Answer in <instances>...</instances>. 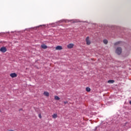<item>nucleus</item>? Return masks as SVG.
I'll use <instances>...</instances> for the list:
<instances>
[{
  "mask_svg": "<svg viewBox=\"0 0 131 131\" xmlns=\"http://www.w3.org/2000/svg\"><path fill=\"white\" fill-rule=\"evenodd\" d=\"M10 76L12 78H14V77H17V74H16L15 73H11L10 74Z\"/></svg>",
  "mask_w": 131,
  "mask_h": 131,
  "instance_id": "obj_4",
  "label": "nucleus"
},
{
  "mask_svg": "<svg viewBox=\"0 0 131 131\" xmlns=\"http://www.w3.org/2000/svg\"><path fill=\"white\" fill-rule=\"evenodd\" d=\"M103 43L104 45H107L108 43V40L107 39L103 40Z\"/></svg>",
  "mask_w": 131,
  "mask_h": 131,
  "instance_id": "obj_12",
  "label": "nucleus"
},
{
  "mask_svg": "<svg viewBox=\"0 0 131 131\" xmlns=\"http://www.w3.org/2000/svg\"><path fill=\"white\" fill-rule=\"evenodd\" d=\"M85 41L87 46H90V45H91V40H90V37L89 36L86 37L85 39Z\"/></svg>",
  "mask_w": 131,
  "mask_h": 131,
  "instance_id": "obj_2",
  "label": "nucleus"
},
{
  "mask_svg": "<svg viewBox=\"0 0 131 131\" xmlns=\"http://www.w3.org/2000/svg\"><path fill=\"white\" fill-rule=\"evenodd\" d=\"M38 117L41 119V114H38Z\"/></svg>",
  "mask_w": 131,
  "mask_h": 131,
  "instance_id": "obj_15",
  "label": "nucleus"
},
{
  "mask_svg": "<svg viewBox=\"0 0 131 131\" xmlns=\"http://www.w3.org/2000/svg\"><path fill=\"white\" fill-rule=\"evenodd\" d=\"M56 50H63V48H62L61 46H58L56 47Z\"/></svg>",
  "mask_w": 131,
  "mask_h": 131,
  "instance_id": "obj_6",
  "label": "nucleus"
},
{
  "mask_svg": "<svg viewBox=\"0 0 131 131\" xmlns=\"http://www.w3.org/2000/svg\"><path fill=\"white\" fill-rule=\"evenodd\" d=\"M86 92H91V88L89 87L86 88Z\"/></svg>",
  "mask_w": 131,
  "mask_h": 131,
  "instance_id": "obj_13",
  "label": "nucleus"
},
{
  "mask_svg": "<svg viewBox=\"0 0 131 131\" xmlns=\"http://www.w3.org/2000/svg\"><path fill=\"white\" fill-rule=\"evenodd\" d=\"M0 51H1V52H2L3 53H6V52H7V48H6V47H2L0 49Z\"/></svg>",
  "mask_w": 131,
  "mask_h": 131,
  "instance_id": "obj_3",
  "label": "nucleus"
},
{
  "mask_svg": "<svg viewBox=\"0 0 131 131\" xmlns=\"http://www.w3.org/2000/svg\"><path fill=\"white\" fill-rule=\"evenodd\" d=\"M116 53L118 55H120V54H121V53H122V49H121V48L119 47V48H117V49L116 50Z\"/></svg>",
  "mask_w": 131,
  "mask_h": 131,
  "instance_id": "obj_1",
  "label": "nucleus"
},
{
  "mask_svg": "<svg viewBox=\"0 0 131 131\" xmlns=\"http://www.w3.org/2000/svg\"><path fill=\"white\" fill-rule=\"evenodd\" d=\"M52 117L53 118H57V117H58V115H57V114H54L53 115H52Z\"/></svg>",
  "mask_w": 131,
  "mask_h": 131,
  "instance_id": "obj_9",
  "label": "nucleus"
},
{
  "mask_svg": "<svg viewBox=\"0 0 131 131\" xmlns=\"http://www.w3.org/2000/svg\"><path fill=\"white\" fill-rule=\"evenodd\" d=\"M41 47L42 48V49H48V46L45 44L41 45Z\"/></svg>",
  "mask_w": 131,
  "mask_h": 131,
  "instance_id": "obj_8",
  "label": "nucleus"
},
{
  "mask_svg": "<svg viewBox=\"0 0 131 131\" xmlns=\"http://www.w3.org/2000/svg\"><path fill=\"white\" fill-rule=\"evenodd\" d=\"M108 83H114V80H109L107 81Z\"/></svg>",
  "mask_w": 131,
  "mask_h": 131,
  "instance_id": "obj_10",
  "label": "nucleus"
},
{
  "mask_svg": "<svg viewBox=\"0 0 131 131\" xmlns=\"http://www.w3.org/2000/svg\"><path fill=\"white\" fill-rule=\"evenodd\" d=\"M120 43V41H118L115 43V46H117V45H119Z\"/></svg>",
  "mask_w": 131,
  "mask_h": 131,
  "instance_id": "obj_14",
  "label": "nucleus"
},
{
  "mask_svg": "<svg viewBox=\"0 0 131 131\" xmlns=\"http://www.w3.org/2000/svg\"><path fill=\"white\" fill-rule=\"evenodd\" d=\"M126 123H127L126 122L125 124H125H126Z\"/></svg>",
  "mask_w": 131,
  "mask_h": 131,
  "instance_id": "obj_17",
  "label": "nucleus"
},
{
  "mask_svg": "<svg viewBox=\"0 0 131 131\" xmlns=\"http://www.w3.org/2000/svg\"><path fill=\"white\" fill-rule=\"evenodd\" d=\"M54 99H55V100H57L59 101V100H60V97H59L57 96H55L54 97Z\"/></svg>",
  "mask_w": 131,
  "mask_h": 131,
  "instance_id": "obj_11",
  "label": "nucleus"
},
{
  "mask_svg": "<svg viewBox=\"0 0 131 131\" xmlns=\"http://www.w3.org/2000/svg\"><path fill=\"white\" fill-rule=\"evenodd\" d=\"M64 105H66V104H67L68 103V101H64L63 102Z\"/></svg>",
  "mask_w": 131,
  "mask_h": 131,
  "instance_id": "obj_16",
  "label": "nucleus"
},
{
  "mask_svg": "<svg viewBox=\"0 0 131 131\" xmlns=\"http://www.w3.org/2000/svg\"><path fill=\"white\" fill-rule=\"evenodd\" d=\"M43 95L44 96H46V97H49V96H50V93L48 92H44Z\"/></svg>",
  "mask_w": 131,
  "mask_h": 131,
  "instance_id": "obj_7",
  "label": "nucleus"
},
{
  "mask_svg": "<svg viewBox=\"0 0 131 131\" xmlns=\"http://www.w3.org/2000/svg\"><path fill=\"white\" fill-rule=\"evenodd\" d=\"M74 47V44L73 43H70L67 46L68 49H72Z\"/></svg>",
  "mask_w": 131,
  "mask_h": 131,
  "instance_id": "obj_5",
  "label": "nucleus"
}]
</instances>
